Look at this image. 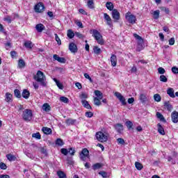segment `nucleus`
<instances>
[{"label":"nucleus","mask_w":178,"mask_h":178,"mask_svg":"<svg viewBox=\"0 0 178 178\" xmlns=\"http://www.w3.org/2000/svg\"><path fill=\"white\" fill-rule=\"evenodd\" d=\"M53 80L54 82H56L57 87H58L60 90H63V84H62V83L58 81V79H56V78H54Z\"/></svg>","instance_id":"b1692460"},{"label":"nucleus","mask_w":178,"mask_h":178,"mask_svg":"<svg viewBox=\"0 0 178 178\" xmlns=\"http://www.w3.org/2000/svg\"><path fill=\"white\" fill-rule=\"evenodd\" d=\"M57 175L59 178H66V174H65V172H63V171L57 172Z\"/></svg>","instance_id":"79ce46f5"},{"label":"nucleus","mask_w":178,"mask_h":178,"mask_svg":"<svg viewBox=\"0 0 178 178\" xmlns=\"http://www.w3.org/2000/svg\"><path fill=\"white\" fill-rule=\"evenodd\" d=\"M22 96L25 99H29V98L30 97V92L25 89L23 90Z\"/></svg>","instance_id":"6ab92c4d"},{"label":"nucleus","mask_w":178,"mask_h":178,"mask_svg":"<svg viewBox=\"0 0 178 178\" xmlns=\"http://www.w3.org/2000/svg\"><path fill=\"white\" fill-rule=\"evenodd\" d=\"M100 168H102V164L98 163H95L93 165V170H97V169H100Z\"/></svg>","instance_id":"c03bdc74"},{"label":"nucleus","mask_w":178,"mask_h":178,"mask_svg":"<svg viewBox=\"0 0 178 178\" xmlns=\"http://www.w3.org/2000/svg\"><path fill=\"white\" fill-rule=\"evenodd\" d=\"M167 94L170 97V98H175L176 96L175 95V90L173 88H170L167 90Z\"/></svg>","instance_id":"dca6fc26"},{"label":"nucleus","mask_w":178,"mask_h":178,"mask_svg":"<svg viewBox=\"0 0 178 178\" xmlns=\"http://www.w3.org/2000/svg\"><path fill=\"white\" fill-rule=\"evenodd\" d=\"M55 38L56 41L57 42V44L58 45H61L62 42L60 41V38H59V36H58V34L55 33Z\"/></svg>","instance_id":"603ef678"},{"label":"nucleus","mask_w":178,"mask_h":178,"mask_svg":"<svg viewBox=\"0 0 178 178\" xmlns=\"http://www.w3.org/2000/svg\"><path fill=\"white\" fill-rule=\"evenodd\" d=\"M60 152L63 155H67V154H69V150H67V149H65V148H62L60 149Z\"/></svg>","instance_id":"864d4df0"},{"label":"nucleus","mask_w":178,"mask_h":178,"mask_svg":"<svg viewBox=\"0 0 178 178\" xmlns=\"http://www.w3.org/2000/svg\"><path fill=\"white\" fill-rule=\"evenodd\" d=\"M90 34H92V37H94L95 40H96L98 44H99L100 45H104V38H102V35H101V33H99L98 30L92 29L90 31Z\"/></svg>","instance_id":"f03ea898"},{"label":"nucleus","mask_w":178,"mask_h":178,"mask_svg":"<svg viewBox=\"0 0 178 178\" xmlns=\"http://www.w3.org/2000/svg\"><path fill=\"white\" fill-rule=\"evenodd\" d=\"M81 154H82V155H85L86 156H88V155L90 154V152L88 151V149L85 148V149H82V152H81Z\"/></svg>","instance_id":"de8ad7c7"},{"label":"nucleus","mask_w":178,"mask_h":178,"mask_svg":"<svg viewBox=\"0 0 178 178\" xmlns=\"http://www.w3.org/2000/svg\"><path fill=\"white\" fill-rule=\"evenodd\" d=\"M65 143H63V140L60 138H57L56 140V145H58V147H62L64 145Z\"/></svg>","instance_id":"473e14b6"},{"label":"nucleus","mask_w":178,"mask_h":178,"mask_svg":"<svg viewBox=\"0 0 178 178\" xmlns=\"http://www.w3.org/2000/svg\"><path fill=\"white\" fill-rule=\"evenodd\" d=\"M169 45H175V38H171L169 40Z\"/></svg>","instance_id":"0e129e2a"},{"label":"nucleus","mask_w":178,"mask_h":178,"mask_svg":"<svg viewBox=\"0 0 178 178\" xmlns=\"http://www.w3.org/2000/svg\"><path fill=\"white\" fill-rule=\"evenodd\" d=\"M117 141L118 144H121V145L124 144V140H123V138H119L117 139Z\"/></svg>","instance_id":"338daca9"},{"label":"nucleus","mask_w":178,"mask_h":178,"mask_svg":"<svg viewBox=\"0 0 178 178\" xmlns=\"http://www.w3.org/2000/svg\"><path fill=\"white\" fill-rule=\"evenodd\" d=\"M157 127H158V132L159 133V134H161V136H165V129H163V127H162L161 124H158Z\"/></svg>","instance_id":"a211bd4d"},{"label":"nucleus","mask_w":178,"mask_h":178,"mask_svg":"<svg viewBox=\"0 0 178 178\" xmlns=\"http://www.w3.org/2000/svg\"><path fill=\"white\" fill-rule=\"evenodd\" d=\"M81 102L83 106H84V108H86V109H92L91 106L90 105V104H88V102L86 99L81 100Z\"/></svg>","instance_id":"aec40b11"},{"label":"nucleus","mask_w":178,"mask_h":178,"mask_svg":"<svg viewBox=\"0 0 178 178\" xmlns=\"http://www.w3.org/2000/svg\"><path fill=\"white\" fill-rule=\"evenodd\" d=\"M75 153H76V150H74V149L72 147L68 149V154H70V155H74Z\"/></svg>","instance_id":"13d9d810"},{"label":"nucleus","mask_w":178,"mask_h":178,"mask_svg":"<svg viewBox=\"0 0 178 178\" xmlns=\"http://www.w3.org/2000/svg\"><path fill=\"white\" fill-rule=\"evenodd\" d=\"M96 138L100 143H106L108 141V136L104 132L99 131L96 133Z\"/></svg>","instance_id":"20e7f679"},{"label":"nucleus","mask_w":178,"mask_h":178,"mask_svg":"<svg viewBox=\"0 0 178 178\" xmlns=\"http://www.w3.org/2000/svg\"><path fill=\"white\" fill-rule=\"evenodd\" d=\"M42 108L43 111H44V112H49V111H51V106H49L48 103H45L42 106Z\"/></svg>","instance_id":"4be33fe9"},{"label":"nucleus","mask_w":178,"mask_h":178,"mask_svg":"<svg viewBox=\"0 0 178 178\" xmlns=\"http://www.w3.org/2000/svg\"><path fill=\"white\" fill-rule=\"evenodd\" d=\"M16 17H17V15L13 14L10 16L8 15L6 17H4L3 20L4 22H8V23H12V20H15Z\"/></svg>","instance_id":"9b49d317"},{"label":"nucleus","mask_w":178,"mask_h":178,"mask_svg":"<svg viewBox=\"0 0 178 178\" xmlns=\"http://www.w3.org/2000/svg\"><path fill=\"white\" fill-rule=\"evenodd\" d=\"M111 66L115 67L118 65V57L115 54H112L110 58Z\"/></svg>","instance_id":"9d476101"},{"label":"nucleus","mask_w":178,"mask_h":178,"mask_svg":"<svg viewBox=\"0 0 178 178\" xmlns=\"http://www.w3.org/2000/svg\"><path fill=\"white\" fill-rule=\"evenodd\" d=\"M134 37L136 39L138 40V41H143V38H141V36L138 35L136 33L134 34Z\"/></svg>","instance_id":"680f3d73"},{"label":"nucleus","mask_w":178,"mask_h":178,"mask_svg":"<svg viewBox=\"0 0 178 178\" xmlns=\"http://www.w3.org/2000/svg\"><path fill=\"white\" fill-rule=\"evenodd\" d=\"M43 133H44V134H52V129H51V128H49V127H44L42 129Z\"/></svg>","instance_id":"5701e85b"},{"label":"nucleus","mask_w":178,"mask_h":178,"mask_svg":"<svg viewBox=\"0 0 178 178\" xmlns=\"http://www.w3.org/2000/svg\"><path fill=\"white\" fill-rule=\"evenodd\" d=\"M154 101H156V102H161L162 98L161 97V95L159 94H155L154 95Z\"/></svg>","instance_id":"e433bc0d"},{"label":"nucleus","mask_w":178,"mask_h":178,"mask_svg":"<svg viewBox=\"0 0 178 178\" xmlns=\"http://www.w3.org/2000/svg\"><path fill=\"white\" fill-rule=\"evenodd\" d=\"M18 66L19 69H23L24 66H26V63L24 62V60L23 59H19L18 61Z\"/></svg>","instance_id":"c756f323"},{"label":"nucleus","mask_w":178,"mask_h":178,"mask_svg":"<svg viewBox=\"0 0 178 178\" xmlns=\"http://www.w3.org/2000/svg\"><path fill=\"white\" fill-rule=\"evenodd\" d=\"M94 104L97 106H100V105H102V103H101V99H98V97L94 98Z\"/></svg>","instance_id":"f704fd0d"},{"label":"nucleus","mask_w":178,"mask_h":178,"mask_svg":"<svg viewBox=\"0 0 178 178\" xmlns=\"http://www.w3.org/2000/svg\"><path fill=\"white\" fill-rule=\"evenodd\" d=\"M34 80L39 83L42 87H47L48 81H47V76L42 71L38 70L35 75L33 76Z\"/></svg>","instance_id":"f257e3e1"},{"label":"nucleus","mask_w":178,"mask_h":178,"mask_svg":"<svg viewBox=\"0 0 178 178\" xmlns=\"http://www.w3.org/2000/svg\"><path fill=\"white\" fill-rule=\"evenodd\" d=\"M88 7L89 9H94V0L88 1Z\"/></svg>","instance_id":"4c0bfd02"},{"label":"nucleus","mask_w":178,"mask_h":178,"mask_svg":"<svg viewBox=\"0 0 178 178\" xmlns=\"http://www.w3.org/2000/svg\"><path fill=\"white\" fill-rule=\"evenodd\" d=\"M99 175H100V176H102V177H104V178L108 177V173H106L104 171L99 172Z\"/></svg>","instance_id":"6e6d98bb"},{"label":"nucleus","mask_w":178,"mask_h":178,"mask_svg":"<svg viewBox=\"0 0 178 178\" xmlns=\"http://www.w3.org/2000/svg\"><path fill=\"white\" fill-rule=\"evenodd\" d=\"M161 10H163L167 15H169L170 11L169 10V8H165V7H162Z\"/></svg>","instance_id":"e2e57ef3"},{"label":"nucleus","mask_w":178,"mask_h":178,"mask_svg":"<svg viewBox=\"0 0 178 178\" xmlns=\"http://www.w3.org/2000/svg\"><path fill=\"white\" fill-rule=\"evenodd\" d=\"M158 72H159V74H165L166 71L165 70V69L163 67H160L158 68Z\"/></svg>","instance_id":"3c124183"},{"label":"nucleus","mask_w":178,"mask_h":178,"mask_svg":"<svg viewBox=\"0 0 178 178\" xmlns=\"http://www.w3.org/2000/svg\"><path fill=\"white\" fill-rule=\"evenodd\" d=\"M112 17L113 19H114V20H116V22H118V20L120 19V13H119V11L116 9L113 10Z\"/></svg>","instance_id":"1a4fd4ad"},{"label":"nucleus","mask_w":178,"mask_h":178,"mask_svg":"<svg viewBox=\"0 0 178 178\" xmlns=\"http://www.w3.org/2000/svg\"><path fill=\"white\" fill-rule=\"evenodd\" d=\"M171 120L173 123H178V112L173 111L171 113Z\"/></svg>","instance_id":"ddd939ff"},{"label":"nucleus","mask_w":178,"mask_h":178,"mask_svg":"<svg viewBox=\"0 0 178 178\" xmlns=\"http://www.w3.org/2000/svg\"><path fill=\"white\" fill-rule=\"evenodd\" d=\"M160 13H161V11H159V10H156L152 13L153 15V17H154V19H155V20H157V19H159Z\"/></svg>","instance_id":"393cba45"},{"label":"nucleus","mask_w":178,"mask_h":178,"mask_svg":"<svg viewBox=\"0 0 178 178\" xmlns=\"http://www.w3.org/2000/svg\"><path fill=\"white\" fill-rule=\"evenodd\" d=\"M160 81H162L163 83H167L168 78H166V76H165V75H161L160 76Z\"/></svg>","instance_id":"a18cd8bd"},{"label":"nucleus","mask_w":178,"mask_h":178,"mask_svg":"<svg viewBox=\"0 0 178 178\" xmlns=\"http://www.w3.org/2000/svg\"><path fill=\"white\" fill-rule=\"evenodd\" d=\"M22 116L25 122H31L33 120V111L26 108L23 111Z\"/></svg>","instance_id":"7ed1b4c3"},{"label":"nucleus","mask_w":178,"mask_h":178,"mask_svg":"<svg viewBox=\"0 0 178 178\" xmlns=\"http://www.w3.org/2000/svg\"><path fill=\"white\" fill-rule=\"evenodd\" d=\"M69 49L70 51V52H72V54H76V52H77L78 49H77V45H76V44L71 42L69 44Z\"/></svg>","instance_id":"f8f14e48"},{"label":"nucleus","mask_w":178,"mask_h":178,"mask_svg":"<svg viewBox=\"0 0 178 178\" xmlns=\"http://www.w3.org/2000/svg\"><path fill=\"white\" fill-rule=\"evenodd\" d=\"M125 124L129 130H130L133 127V122H131V121H127Z\"/></svg>","instance_id":"37998d69"},{"label":"nucleus","mask_w":178,"mask_h":178,"mask_svg":"<svg viewBox=\"0 0 178 178\" xmlns=\"http://www.w3.org/2000/svg\"><path fill=\"white\" fill-rule=\"evenodd\" d=\"M139 99L140 101V102H142V104H145V102L147 101V95H145V94H140V97H139Z\"/></svg>","instance_id":"412c9836"},{"label":"nucleus","mask_w":178,"mask_h":178,"mask_svg":"<svg viewBox=\"0 0 178 178\" xmlns=\"http://www.w3.org/2000/svg\"><path fill=\"white\" fill-rule=\"evenodd\" d=\"M60 101L61 102H63L64 104H69V99L66 97H60Z\"/></svg>","instance_id":"a19ab883"},{"label":"nucleus","mask_w":178,"mask_h":178,"mask_svg":"<svg viewBox=\"0 0 178 178\" xmlns=\"http://www.w3.org/2000/svg\"><path fill=\"white\" fill-rule=\"evenodd\" d=\"M84 77L85 79H87L88 80H89L90 83H92V79H91V76H90V75L88 73L84 74Z\"/></svg>","instance_id":"4d7b16f0"},{"label":"nucleus","mask_w":178,"mask_h":178,"mask_svg":"<svg viewBox=\"0 0 178 178\" xmlns=\"http://www.w3.org/2000/svg\"><path fill=\"white\" fill-rule=\"evenodd\" d=\"M114 95L118 98V99H119L122 105H126V99L124 98V97H123V95H122L120 92H115Z\"/></svg>","instance_id":"6e6552de"},{"label":"nucleus","mask_w":178,"mask_h":178,"mask_svg":"<svg viewBox=\"0 0 178 178\" xmlns=\"http://www.w3.org/2000/svg\"><path fill=\"white\" fill-rule=\"evenodd\" d=\"M75 36L78 38H84V35L79 32H75Z\"/></svg>","instance_id":"052dcab7"},{"label":"nucleus","mask_w":178,"mask_h":178,"mask_svg":"<svg viewBox=\"0 0 178 178\" xmlns=\"http://www.w3.org/2000/svg\"><path fill=\"white\" fill-rule=\"evenodd\" d=\"M65 123H66L67 126H72V124H74V123H76V120L70 118V119L66 120Z\"/></svg>","instance_id":"a878e982"},{"label":"nucleus","mask_w":178,"mask_h":178,"mask_svg":"<svg viewBox=\"0 0 178 178\" xmlns=\"http://www.w3.org/2000/svg\"><path fill=\"white\" fill-rule=\"evenodd\" d=\"M172 72L174 73V74H178V68L177 67H172Z\"/></svg>","instance_id":"bf43d9fd"},{"label":"nucleus","mask_w":178,"mask_h":178,"mask_svg":"<svg viewBox=\"0 0 178 178\" xmlns=\"http://www.w3.org/2000/svg\"><path fill=\"white\" fill-rule=\"evenodd\" d=\"M33 138H37L38 140H41V134L40 133H35L32 134Z\"/></svg>","instance_id":"8fccbe9b"},{"label":"nucleus","mask_w":178,"mask_h":178,"mask_svg":"<svg viewBox=\"0 0 178 178\" xmlns=\"http://www.w3.org/2000/svg\"><path fill=\"white\" fill-rule=\"evenodd\" d=\"M106 7L107 8V9L108 10H112V12L113 11V3L112 2H107L106 3Z\"/></svg>","instance_id":"c85d7f7f"},{"label":"nucleus","mask_w":178,"mask_h":178,"mask_svg":"<svg viewBox=\"0 0 178 178\" xmlns=\"http://www.w3.org/2000/svg\"><path fill=\"white\" fill-rule=\"evenodd\" d=\"M67 35L68 38H73V37H74V35H75V33H73V31H72L71 29H69L67 31Z\"/></svg>","instance_id":"c9c22d12"},{"label":"nucleus","mask_w":178,"mask_h":178,"mask_svg":"<svg viewBox=\"0 0 178 178\" xmlns=\"http://www.w3.org/2000/svg\"><path fill=\"white\" fill-rule=\"evenodd\" d=\"M6 158L7 159H8V161H10V162H12V161H16V156H15V155L12 154H8L6 155Z\"/></svg>","instance_id":"7c9ffc66"},{"label":"nucleus","mask_w":178,"mask_h":178,"mask_svg":"<svg viewBox=\"0 0 178 178\" xmlns=\"http://www.w3.org/2000/svg\"><path fill=\"white\" fill-rule=\"evenodd\" d=\"M135 166H136V169L138 170H141V169H143V164H141V163H140V162H138V161H136V163H135Z\"/></svg>","instance_id":"ea45409f"},{"label":"nucleus","mask_w":178,"mask_h":178,"mask_svg":"<svg viewBox=\"0 0 178 178\" xmlns=\"http://www.w3.org/2000/svg\"><path fill=\"white\" fill-rule=\"evenodd\" d=\"M5 101L6 102H12V94L10 93H6V99Z\"/></svg>","instance_id":"72a5a7b5"},{"label":"nucleus","mask_w":178,"mask_h":178,"mask_svg":"<svg viewBox=\"0 0 178 178\" xmlns=\"http://www.w3.org/2000/svg\"><path fill=\"white\" fill-rule=\"evenodd\" d=\"M0 168L1 169H3V170H5L6 169V168H7L6 164H5L3 163H0Z\"/></svg>","instance_id":"774afa93"},{"label":"nucleus","mask_w":178,"mask_h":178,"mask_svg":"<svg viewBox=\"0 0 178 178\" xmlns=\"http://www.w3.org/2000/svg\"><path fill=\"white\" fill-rule=\"evenodd\" d=\"M125 19L129 23H131V24H134V23H136V22L137 21V18H136V16L134 15H132L131 12H127L126 13Z\"/></svg>","instance_id":"39448f33"},{"label":"nucleus","mask_w":178,"mask_h":178,"mask_svg":"<svg viewBox=\"0 0 178 178\" xmlns=\"http://www.w3.org/2000/svg\"><path fill=\"white\" fill-rule=\"evenodd\" d=\"M156 116L158 119H160L162 122L165 121V118H163V115L161 113H156Z\"/></svg>","instance_id":"49530a36"},{"label":"nucleus","mask_w":178,"mask_h":178,"mask_svg":"<svg viewBox=\"0 0 178 178\" xmlns=\"http://www.w3.org/2000/svg\"><path fill=\"white\" fill-rule=\"evenodd\" d=\"M93 52L96 55H99V54H101L102 52V51L101 50V49L99 47H98V46H95V47H93Z\"/></svg>","instance_id":"bb28decb"},{"label":"nucleus","mask_w":178,"mask_h":178,"mask_svg":"<svg viewBox=\"0 0 178 178\" xmlns=\"http://www.w3.org/2000/svg\"><path fill=\"white\" fill-rule=\"evenodd\" d=\"M85 116H86V118H92V116H94V113H92L91 111L86 112L85 113Z\"/></svg>","instance_id":"5fc2aeb1"},{"label":"nucleus","mask_w":178,"mask_h":178,"mask_svg":"<svg viewBox=\"0 0 178 178\" xmlns=\"http://www.w3.org/2000/svg\"><path fill=\"white\" fill-rule=\"evenodd\" d=\"M95 95H96L97 98L99 99H102L103 98L102 92H101L99 90H95Z\"/></svg>","instance_id":"2f4dec72"},{"label":"nucleus","mask_w":178,"mask_h":178,"mask_svg":"<svg viewBox=\"0 0 178 178\" xmlns=\"http://www.w3.org/2000/svg\"><path fill=\"white\" fill-rule=\"evenodd\" d=\"M14 94L17 98H22V94L20 93V90L18 89H15L14 90Z\"/></svg>","instance_id":"58836bf2"},{"label":"nucleus","mask_w":178,"mask_h":178,"mask_svg":"<svg viewBox=\"0 0 178 178\" xmlns=\"http://www.w3.org/2000/svg\"><path fill=\"white\" fill-rule=\"evenodd\" d=\"M114 129H115L116 131H118V133L120 134H122V131H123V126L122 124H115L114 125Z\"/></svg>","instance_id":"2eb2a0df"},{"label":"nucleus","mask_w":178,"mask_h":178,"mask_svg":"<svg viewBox=\"0 0 178 178\" xmlns=\"http://www.w3.org/2000/svg\"><path fill=\"white\" fill-rule=\"evenodd\" d=\"M33 86L35 90H38V88H40V85L37 82H33Z\"/></svg>","instance_id":"69168bd1"},{"label":"nucleus","mask_w":178,"mask_h":178,"mask_svg":"<svg viewBox=\"0 0 178 178\" xmlns=\"http://www.w3.org/2000/svg\"><path fill=\"white\" fill-rule=\"evenodd\" d=\"M24 45L26 48H28L29 49H31V48H33V42H31V41L30 40L25 42Z\"/></svg>","instance_id":"cd10ccee"},{"label":"nucleus","mask_w":178,"mask_h":178,"mask_svg":"<svg viewBox=\"0 0 178 178\" xmlns=\"http://www.w3.org/2000/svg\"><path fill=\"white\" fill-rule=\"evenodd\" d=\"M35 29H36L38 33H42V31H44V30H45V26H44V24H38L35 26Z\"/></svg>","instance_id":"4468645a"},{"label":"nucleus","mask_w":178,"mask_h":178,"mask_svg":"<svg viewBox=\"0 0 178 178\" xmlns=\"http://www.w3.org/2000/svg\"><path fill=\"white\" fill-rule=\"evenodd\" d=\"M164 106H165V109L169 111V112H172V111L173 109V106H172V104H170V102H164Z\"/></svg>","instance_id":"f3484780"},{"label":"nucleus","mask_w":178,"mask_h":178,"mask_svg":"<svg viewBox=\"0 0 178 178\" xmlns=\"http://www.w3.org/2000/svg\"><path fill=\"white\" fill-rule=\"evenodd\" d=\"M104 19L107 24V26H109V27H113V23L112 22V18H111V16L108 15V13H104Z\"/></svg>","instance_id":"423d86ee"},{"label":"nucleus","mask_w":178,"mask_h":178,"mask_svg":"<svg viewBox=\"0 0 178 178\" xmlns=\"http://www.w3.org/2000/svg\"><path fill=\"white\" fill-rule=\"evenodd\" d=\"M44 9H45V6L42 3H38L37 5L35 6L34 10L36 13H42L44 12Z\"/></svg>","instance_id":"0eeeda50"},{"label":"nucleus","mask_w":178,"mask_h":178,"mask_svg":"<svg viewBox=\"0 0 178 178\" xmlns=\"http://www.w3.org/2000/svg\"><path fill=\"white\" fill-rule=\"evenodd\" d=\"M79 97L81 98V101H83V99H87V98H88V95L83 92L81 95H80Z\"/></svg>","instance_id":"09e8293b"}]
</instances>
